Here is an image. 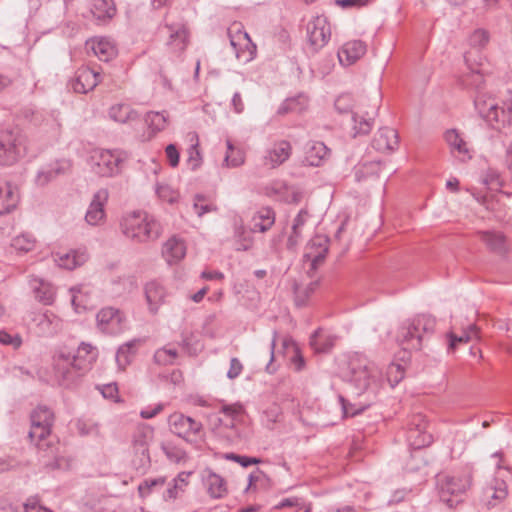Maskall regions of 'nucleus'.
<instances>
[{"instance_id": "4468645a", "label": "nucleus", "mask_w": 512, "mask_h": 512, "mask_svg": "<svg viewBox=\"0 0 512 512\" xmlns=\"http://www.w3.org/2000/svg\"><path fill=\"white\" fill-rule=\"evenodd\" d=\"M97 326L107 334L115 335L123 330V313L113 307L102 308L97 313Z\"/></svg>"}, {"instance_id": "bf43d9fd", "label": "nucleus", "mask_w": 512, "mask_h": 512, "mask_svg": "<svg viewBox=\"0 0 512 512\" xmlns=\"http://www.w3.org/2000/svg\"><path fill=\"white\" fill-rule=\"evenodd\" d=\"M490 39L489 32L485 29H476L469 37V43L473 48H484Z\"/></svg>"}, {"instance_id": "4c0bfd02", "label": "nucleus", "mask_w": 512, "mask_h": 512, "mask_svg": "<svg viewBox=\"0 0 512 512\" xmlns=\"http://www.w3.org/2000/svg\"><path fill=\"white\" fill-rule=\"evenodd\" d=\"M444 138L453 154L457 153V156L461 157L462 160L471 158L467 143L462 139L457 130L451 129L446 131Z\"/></svg>"}, {"instance_id": "5701e85b", "label": "nucleus", "mask_w": 512, "mask_h": 512, "mask_svg": "<svg viewBox=\"0 0 512 512\" xmlns=\"http://www.w3.org/2000/svg\"><path fill=\"white\" fill-rule=\"evenodd\" d=\"M379 109V102L376 101L370 111H362L359 109L357 112L353 113L352 119L354 121L353 136L357 135H367L372 130L374 119L377 116Z\"/></svg>"}, {"instance_id": "3c124183", "label": "nucleus", "mask_w": 512, "mask_h": 512, "mask_svg": "<svg viewBox=\"0 0 512 512\" xmlns=\"http://www.w3.org/2000/svg\"><path fill=\"white\" fill-rule=\"evenodd\" d=\"M161 449L169 461L173 463L186 462L188 459L186 451L172 443H163Z\"/></svg>"}, {"instance_id": "c03bdc74", "label": "nucleus", "mask_w": 512, "mask_h": 512, "mask_svg": "<svg viewBox=\"0 0 512 512\" xmlns=\"http://www.w3.org/2000/svg\"><path fill=\"white\" fill-rule=\"evenodd\" d=\"M335 343V337L326 335L321 329L315 331L310 338V345L317 353L329 352Z\"/></svg>"}, {"instance_id": "20e7f679", "label": "nucleus", "mask_w": 512, "mask_h": 512, "mask_svg": "<svg viewBox=\"0 0 512 512\" xmlns=\"http://www.w3.org/2000/svg\"><path fill=\"white\" fill-rule=\"evenodd\" d=\"M121 230L127 238L136 243L155 241L162 233L160 223L142 211H134L124 216Z\"/></svg>"}, {"instance_id": "f3484780", "label": "nucleus", "mask_w": 512, "mask_h": 512, "mask_svg": "<svg viewBox=\"0 0 512 512\" xmlns=\"http://www.w3.org/2000/svg\"><path fill=\"white\" fill-rule=\"evenodd\" d=\"M100 77V73L96 70L83 66L75 72L71 86L76 93L85 94L92 91L98 85L101 81Z\"/></svg>"}, {"instance_id": "c756f323", "label": "nucleus", "mask_w": 512, "mask_h": 512, "mask_svg": "<svg viewBox=\"0 0 512 512\" xmlns=\"http://www.w3.org/2000/svg\"><path fill=\"white\" fill-rule=\"evenodd\" d=\"M204 476V484L210 497L214 499H221L228 493L226 480L216 474L212 470H206Z\"/></svg>"}, {"instance_id": "a878e982", "label": "nucleus", "mask_w": 512, "mask_h": 512, "mask_svg": "<svg viewBox=\"0 0 512 512\" xmlns=\"http://www.w3.org/2000/svg\"><path fill=\"white\" fill-rule=\"evenodd\" d=\"M19 191L10 182L0 179V215L13 211L19 203Z\"/></svg>"}, {"instance_id": "6ab92c4d", "label": "nucleus", "mask_w": 512, "mask_h": 512, "mask_svg": "<svg viewBox=\"0 0 512 512\" xmlns=\"http://www.w3.org/2000/svg\"><path fill=\"white\" fill-rule=\"evenodd\" d=\"M32 321L40 336H53L61 329V319L53 312H34Z\"/></svg>"}, {"instance_id": "de8ad7c7", "label": "nucleus", "mask_w": 512, "mask_h": 512, "mask_svg": "<svg viewBox=\"0 0 512 512\" xmlns=\"http://www.w3.org/2000/svg\"><path fill=\"white\" fill-rule=\"evenodd\" d=\"M168 114L163 112L150 111L145 116V122L152 133L164 130L168 123Z\"/></svg>"}, {"instance_id": "2f4dec72", "label": "nucleus", "mask_w": 512, "mask_h": 512, "mask_svg": "<svg viewBox=\"0 0 512 512\" xmlns=\"http://www.w3.org/2000/svg\"><path fill=\"white\" fill-rule=\"evenodd\" d=\"M186 254V246L184 242L176 237L168 239L162 249V255L168 264H174L184 258Z\"/></svg>"}, {"instance_id": "cd10ccee", "label": "nucleus", "mask_w": 512, "mask_h": 512, "mask_svg": "<svg viewBox=\"0 0 512 512\" xmlns=\"http://www.w3.org/2000/svg\"><path fill=\"white\" fill-rule=\"evenodd\" d=\"M477 236L486 248L497 255H505L508 251L507 239L499 231H478Z\"/></svg>"}, {"instance_id": "774afa93", "label": "nucleus", "mask_w": 512, "mask_h": 512, "mask_svg": "<svg viewBox=\"0 0 512 512\" xmlns=\"http://www.w3.org/2000/svg\"><path fill=\"white\" fill-rule=\"evenodd\" d=\"M447 337L449 339L448 350H450V351H453L458 344L468 343L469 341L472 340V336H469L468 334H463V333H462V335L458 336V335L454 334L453 332H450L447 334Z\"/></svg>"}, {"instance_id": "1a4fd4ad", "label": "nucleus", "mask_w": 512, "mask_h": 512, "mask_svg": "<svg viewBox=\"0 0 512 512\" xmlns=\"http://www.w3.org/2000/svg\"><path fill=\"white\" fill-rule=\"evenodd\" d=\"M348 379L355 384L358 390L365 391L375 377L376 369L363 356L354 355L348 362Z\"/></svg>"}, {"instance_id": "e433bc0d", "label": "nucleus", "mask_w": 512, "mask_h": 512, "mask_svg": "<svg viewBox=\"0 0 512 512\" xmlns=\"http://www.w3.org/2000/svg\"><path fill=\"white\" fill-rule=\"evenodd\" d=\"M254 231L247 230L242 220L235 221L234 224V245L237 251H248L253 247L254 239L252 233Z\"/></svg>"}, {"instance_id": "412c9836", "label": "nucleus", "mask_w": 512, "mask_h": 512, "mask_svg": "<svg viewBox=\"0 0 512 512\" xmlns=\"http://www.w3.org/2000/svg\"><path fill=\"white\" fill-rule=\"evenodd\" d=\"M163 29L169 35V39L166 43L167 47L172 53L180 55L188 45V30L183 24H165Z\"/></svg>"}, {"instance_id": "49530a36", "label": "nucleus", "mask_w": 512, "mask_h": 512, "mask_svg": "<svg viewBox=\"0 0 512 512\" xmlns=\"http://www.w3.org/2000/svg\"><path fill=\"white\" fill-rule=\"evenodd\" d=\"M191 474L192 472H180L173 480L172 486L167 489L165 498L174 500L178 497L179 493H183L189 484L188 479Z\"/></svg>"}, {"instance_id": "f03ea898", "label": "nucleus", "mask_w": 512, "mask_h": 512, "mask_svg": "<svg viewBox=\"0 0 512 512\" xmlns=\"http://www.w3.org/2000/svg\"><path fill=\"white\" fill-rule=\"evenodd\" d=\"M96 359L94 348L81 343L74 354L59 350L53 356L54 373L61 385L70 386L86 371Z\"/></svg>"}, {"instance_id": "423d86ee", "label": "nucleus", "mask_w": 512, "mask_h": 512, "mask_svg": "<svg viewBox=\"0 0 512 512\" xmlns=\"http://www.w3.org/2000/svg\"><path fill=\"white\" fill-rule=\"evenodd\" d=\"M471 484L472 473L469 469L457 474H443L437 477L439 497L450 508L462 502V496L471 487Z\"/></svg>"}, {"instance_id": "13d9d810", "label": "nucleus", "mask_w": 512, "mask_h": 512, "mask_svg": "<svg viewBox=\"0 0 512 512\" xmlns=\"http://www.w3.org/2000/svg\"><path fill=\"white\" fill-rule=\"evenodd\" d=\"M12 246L20 252H29L35 247V239L30 234H21L12 240Z\"/></svg>"}, {"instance_id": "4d7b16f0", "label": "nucleus", "mask_w": 512, "mask_h": 512, "mask_svg": "<svg viewBox=\"0 0 512 512\" xmlns=\"http://www.w3.org/2000/svg\"><path fill=\"white\" fill-rule=\"evenodd\" d=\"M178 356V352L174 348H161L154 354V360L160 365H171Z\"/></svg>"}, {"instance_id": "58836bf2", "label": "nucleus", "mask_w": 512, "mask_h": 512, "mask_svg": "<svg viewBox=\"0 0 512 512\" xmlns=\"http://www.w3.org/2000/svg\"><path fill=\"white\" fill-rule=\"evenodd\" d=\"M227 35L234 51L242 50L243 45H250V36L244 30L242 23L234 22L227 29Z\"/></svg>"}, {"instance_id": "a19ab883", "label": "nucleus", "mask_w": 512, "mask_h": 512, "mask_svg": "<svg viewBox=\"0 0 512 512\" xmlns=\"http://www.w3.org/2000/svg\"><path fill=\"white\" fill-rule=\"evenodd\" d=\"M91 13L94 18L105 22L111 20L116 14L113 0H92Z\"/></svg>"}, {"instance_id": "e2e57ef3", "label": "nucleus", "mask_w": 512, "mask_h": 512, "mask_svg": "<svg viewBox=\"0 0 512 512\" xmlns=\"http://www.w3.org/2000/svg\"><path fill=\"white\" fill-rule=\"evenodd\" d=\"M353 102L350 94H342L335 100V108L339 113H348L352 111Z\"/></svg>"}, {"instance_id": "b1692460", "label": "nucleus", "mask_w": 512, "mask_h": 512, "mask_svg": "<svg viewBox=\"0 0 512 512\" xmlns=\"http://www.w3.org/2000/svg\"><path fill=\"white\" fill-rule=\"evenodd\" d=\"M399 146L398 132L389 127L380 128L372 140V147L379 152H392Z\"/></svg>"}, {"instance_id": "c9c22d12", "label": "nucleus", "mask_w": 512, "mask_h": 512, "mask_svg": "<svg viewBox=\"0 0 512 512\" xmlns=\"http://www.w3.org/2000/svg\"><path fill=\"white\" fill-rule=\"evenodd\" d=\"M88 259L86 250H71L70 252L57 254L55 262L62 268L72 270L83 265Z\"/></svg>"}, {"instance_id": "bb28decb", "label": "nucleus", "mask_w": 512, "mask_h": 512, "mask_svg": "<svg viewBox=\"0 0 512 512\" xmlns=\"http://www.w3.org/2000/svg\"><path fill=\"white\" fill-rule=\"evenodd\" d=\"M29 285L38 302L43 305H52L54 303L56 289L51 283L32 276L29 279Z\"/></svg>"}, {"instance_id": "6e6d98bb", "label": "nucleus", "mask_w": 512, "mask_h": 512, "mask_svg": "<svg viewBox=\"0 0 512 512\" xmlns=\"http://www.w3.org/2000/svg\"><path fill=\"white\" fill-rule=\"evenodd\" d=\"M227 150L224 161L228 167H237L244 163L243 152L235 149L229 140L227 141Z\"/></svg>"}, {"instance_id": "69168bd1", "label": "nucleus", "mask_w": 512, "mask_h": 512, "mask_svg": "<svg viewBox=\"0 0 512 512\" xmlns=\"http://www.w3.org/2000/svg\"><path fill=\"white\" fill-rule=\"evenodd\" d=\"M250 45H243L242 50L235 51V55L238 59L244 60V61H251L256 56L257 52V46L256 44L250 39Z\"/></svg>"}, {"instance_id": "2eb2a0df", "label": "nucleus", "mask_w": 512, "mask_h": 512, "mask_svg": "<svg viewBox=\"0 0 512 512\" xmlns=\"http://www.w3.org/2000/svg\"><path fill=\"white\" fill-rule=\"evenodd\" d=\"M476 58L477 55L473 51L465 53L464 59L470 72L462 77L461 82L465 87L473 88L479 92L482 91L484 84V69L482 68L483 63L477 62Z\"/></svg>"}, {"instance_id": "a211bd4d", "label": "nucleus", "mask_w": 512, "mask_h": 512, "mask_svg": "<svg viewBox=\"0 0 512 512\" xmlns=\"http://www.w3.org/2000/svg\"><path fill=\"white\" fill-rule=\"evenodd\" d=\"M507 495V483L503 479L495 477L483 488L481 501L487 507H495L506 499Z\"/></svg>"}, {"instance_id": "5fc2aeb1", "label": "nucleus", "mask_w": 512, "mask_h": 512, "mask_svg": "<svg viewBox=\"0 0 512 512\" xmlns=\"http://www.w3.org/2000/svg\"><path fill=\"white\" fill-rule=\"evenodd\" d=\"M193 141H195V143H192L187 151V164L192 170H196L202 164V156L198 149V137L196 135H192L191 142Z\"/></svg>"}, {"instance_id": "09e8293b", "label": "nucleus", "mask_w": 512, "mask_h": 512, "mask_svg": "<svg viewBox=\"0 0 512 512\" xmlns=\"http://www.w3.org/2000/svg\"><path fill=\"white\" fill-rule=\"evenodd\" d=\"M110 117L120 123H126L129 120H132L136 117V112H134L129 105L126 104H117L110 108L109 111Z\"/></svg>"}, {"instance_id": "f8f14e48", "label": "nucleus", "mask_w": 512, "mask_h": 512, "mask_svg": "<svg viewBox=\"0 0 512 512\" xmlns=\"http://www.w3.org/2000/svg\"><path fill=\"white\" fill-rule=\"evenodd\" d=\"M329 248V239L323 235H316L305 246L304 261L309 262L308 273L315 272L323 263Z\"/></svg>"}, {"instance_id": "f704fd0d", "label": "nucleus", "mask_w": 512, "mask_h": 512, "mask_svg": "<svg viewBox=\"0 0 512 512\" xmlns=\"http://www.w3.org/2000/svg\"><path fill=\"white\" fill-rule=\"evenodd\" d=\"M329 155V149L323 142H312L305 152L304 163L308 166L318 167L323 164Z\"/></svg>"}, {"instance_id": "a18cd8bd", "label": "nucleus", "mask_w": 512, "mask_h": 512, "mask_svg": "<svg viewBox=\"0 0 512 512\" xmlns=\"http://www.w3.org/2000/svg\"><path fill=\"white\" fill-rule=\"evenodd\" d=\"M407 440L410 446H412L415 450H420L421 448L430 445L433 441V438L426 429H413L412 427H409L407 432Z\"/></svg>"}, {"instance_id": "ddd939ff", "label": "nucleus", "mask_w": 512, "mask_h": 512, "mask_svg": "<svg viewBox=\"0 0 512 512\" xmlns=\"http://www.w3.org/2000/svg\"><path fill=\"white\" fill-rule=\"evenodd\" d=\"M243 412V407L240 404L223 405L221 408V413H223L227 419H220V421L225 428L229 429L226 436L232 444H239L245 440V437L237 427V423L243 417Z\"/></svg>"}, {"instance_id": "f257e3e1", "label": "nucleus", "mask_w": 512, "mask_h": 512, "mask_svg": "<svg viewBox=\"0 0 512 512\" xmlns=\"http://www.w3.org/2000/svg\"><path fill=\"white\" fill-rule=\"evenodd\" d=\"M30 418L31 428L28 437L37 447L44 465L50 469L65 467L67 461L60 455L59 443L51 433L55 421L53 411L40 405L33 410Z\"/></svg>"}, {"instance_id": "37998d69", "label": "nucleus", "mask_w": 512, "mask_h": 512, "mask_svg": "<svg viewBox=\"0 0 512 512\" xmlns=\"http://www.w3.org/2000/svg\"><path fill=\"white\" fill-rule=\"evenodd\" d=\"M65 167L60 162H55L47 167L40 169L36 175L35 183L38 186H45L58 175L65 172Z\"/></svg>"}, {"instance_id": "4be33fe9", "label": "nucleus", "mask_w": 512, "mask_h": 512, "mask_svg": "<svg viewBox=\"0 0 512 512\" xmlns=\"http://www.w3.org/2000/svg\"><path fill=\"white\" fill-rule=\"evenodd\" d=\"M109 193L105 188L99 189L94 195L85 215L90 225H98L105 217L104 206L108 201Z\"/></svg>"}, {"instance_id": "8fccbe9b", "label": "nucleus", "mask_w": 512, "mask_h": 512, "mask_svg": "<svg viewBox=\"0 0 512 512\" xmlns=\"http://www.w3.org/2000/svg\"><path fill=\"white\" fill-rule=\"evenodd\" d=\"M270 486V478L262 470L256 469L249 475L246 491L268 489Z\"/></svg>"}, {"instance_id": "603ef678", "label": "nucleus", "mask_w": 512, "mask_h": 512, "mask_svg": "<svg viewBox=\"0 0 512 512\" xmlns=\"http://www.w3.org/2000/svg\"><path fill=\"white\" fill-rule=\"evenodd\" d=\"M167 481L165 476L158 478H148L142 481L138 486V493L141 498L148 497L155 488L163 487Z\"/></svg>"}, {"instance_id": "7c9ffc66", "label": "nucleus", "mask_w": 512, "mask_h": 512, "mask_svg": "<svg viewBox=\"0 0 512 512\" xmlns=\"http://www.w3.org/2000/svg\"><path fill=\"white\" fill-rule=\"evenodd\" d=\"M87 47L91 49L99 60L107 62L117 55L115 45L106 38H95L87 41Z\"/></svg>"}, {"instance_id": "aec40b11", "label": "nucleus", "mask_w": 512, "mask_h": 512, "mask_svg": "<svg viewBox=\"0 0 512 512\" xmlns=\"http://www.w3.org/2000/svg\"><path fill=\"white\" fill-rule=\"evenodd\" d=\"M292 154V145L287 140H279L273 143L271 148L266 151L264 156V165L273 169L286 162Z\"/></svg>"}, {"instance_id": "39448f33", "label": "nucleus", "mask_w": 512, "mask_h": 512, "mask_svg": "<svg viewBox=\"0 0 512 512\" xmlns=\"http://www.w3.org/2000/svg\"><path fill=\"white\" fill-rule=\"evenodd\" d=\"M436 326V319L420 314L402 324L397 339L405 350H420L423 341L430 338Z\"/></svg>"}, {"instance_id": "9d476101", "label": "nucleus", "mask_w": 512, "mask_h": 512, "mask_svg": "<svg viewBox=\"0 0 512 512\" xmlns=\"http://www.w3.org/2000/svg\"><path fill=\"white\" fill-rule=\"evenodd\" d=\"M170 431L187 442H194L200 436L203 425L182 413H173L168 418Z\"/></svg>"}, {"instance_id": "7ed1b4c3", "label": "nucleus", "mask_w": 512, "mask_h": 512, "mask_svg": "<svg viewBox=\"0 0 512 512\" xmlns=\"http://www.w3.org/2000/svg\"><path fill=\"white\" fill-rule=\"evenodd\" d=\"M474 106L479 116L493 129L500 130L512 125V92L509 98L499 106L495 98L487 92L479 91L474 99Z\"/></svg>"}, {"instance_id": "338daca9", "label": "nucleus", "mask_w": 512, "mask_h": 512, "mask_svg": "<svg viewBox=\"0 0 512 512\" xmlns=\"http://www.w3.org/2000/svg\"><path fill=\"white\" fill-rule=\"evenodd\" d=\"M24 512H52L50 509L42 506L37 497H31L24 503Z\"/></svg>"}, {"instance_id": "0eeeda50", "label": "nucleus", "mask_w": 512, "mask_h": 512, "mask_svg": "<svg viewBox=\"0 0 512 512\" xmlns=\"http://www.w3.org/2000/svg\"><path fill=\"white\" fill-rule=\"evenodd\" d=\"M27 152V137L18 128L0 129V165L11 166Z\"/></svg>"}, {"instance_id": "393cba45", "label": "nucleus", "mask_w": 512, "mask_h": 512, "mask_svg": "<svg viewBox=\"0 0 512 512\" xmlns=\"http://www.w3.org/2000/svg\"><path fill=\"white\" fill-rule=\"evenodd\" d=\"M367 50L366 44L361 40L346 42L338 51L339 62L343 66H350L358 61Z\"/></svg>"}, {"instance_id": "0e129e2a", "label": "nucleus", "mask_w": 512, "mask_h": 512, "mask_svg": "<svg viewBox=\"0 0 512 512\" xmlns=\"http://www.w3.org/2000/svg\"><path fill=\"white\" fill-rule=\"evenodd\" d=\"M225 458L227 460H232L234 462L239 463L242 467H248L253 464H259L261 462V459L256 457H249L244 455H238L235 453H227L225 455Z\"/></svg>"}, {"instance_id": "72a5a7b5", "label": "nucleus", "mask_w": 512, "mask_h": 512, "mask_svg": "<svg viewBox=\"0 0 512 512\" xmlns=\"http://www.w3.org/2000/svg\"><path fill=\"white\" fill-rule=\"evenodd\" d=\"M153 437V429L147 425L139 426L133 434V447L137 453H141L148 461L149 456V441Z\"/></svg>"}, {"instance_id": "ea45409f", "label": "nucleus", "mask_w": 512, "mask_h": 512, "mask_svg": "<svg viewBox=\"0 0 512 512\" xmlns=\"http://www.w3.org/2000/svg\"><path fill=\"white\" fill-rule=\"evenodd\" d=\"M275 223V212L270 207H263L252 218V231L266 232Z\"/></svg>"}, {"instance_id": "864d4df0", "label": "nucleus", "mask_w": 512, "mask_h": 512, "mask_svg": "<svg viewBox=\"0 0 512 512\" xmlns=\"http://www.w3.org/2000/svg\"><path fill=\"white\" fill-rule=\"evenodd\" d=\"M193 210L199 217H201L206 213L216 212L217 206L213 201L205 196L196 195L194 198Z\"/></svg>"}, {"instance_id": "9b49d317", "label": "nucleus", "mask_w": 512, "mask_h": 512, "mask_svg": "<svg viewBox=\"0 0 512 512\" xmlns=\"http://www.w3.org/2000/svg\"><path fill=\"white\" fill-rule=\"evenodd\" d=\"M307 39L314 52L326 46L331 38V26L324 15L313 17L306 27Z\"/></svg>"}, {"instance_id": "79ce46f5", "label": "nucleus", "mask_w": 512, "mask_h": 512, "mask_svg": "<svg viewBox=\"0 0 512 512\" xmlns=\"http://www.w3.org/2000/svg\"><path fill=\"white\" fill-rule=\"evenodd\" d=\"M140 340L134 339L119 347L116 353V362L120 369L124 370L136 354Z\"/></svg>"}, {"instance_id": "473e14b6", "label": "nucleus", "mask_w": 512, "mask_h": 512, "mask_svg": "<svg viewBox=\"0 0 512 512\" xmlns=\"http://www.w3.org/2000/svg\"><path fill=\"white\" fill-rule=\"evenodd\" d=\"M310 214L307 209H301L293 220L291 233L287 239V248L295 249L303 238V228Z\"/></svg>"}, {"instance_id": "dca6fc26", "label": "nucleus", "mask_w": 512, "mask_h": 512, "mask_svg": "<svg viewBox=\"0 0 512 512\" xmlns=\"http://www.w3.org/2000/svg\"><path fill=\"white\" fill-rule=\"evenodd\" d=\"M25 118L35 127L50 137H58L61 124L52 115L34 110L25 111Z\"/></svg>"}, {"instance_id": "680f3d73", "label": "nucleus", "mask_w": 512, "mask_h": 512, "mask_svg": "<svg viewBox=\"0 0 512 512\" xmlns=\"http://www.w3.org/2000/svg\"><path fill=\"white\" fill-rule=\"evenodd\" d=\"M156 193L161 200L167 203H174L178 199V193L168 185H158Z\"/></svg>"}, {"instance_id": "c85d7f7f", "label": "nucleus", "mask_w": 512, "mask_h": 512, "mask_svg": "<svg viewBox=\"0 0 512 512\" xmlns=\"http://www.w3.org/2000/svg\"><path fill=\"white\" fill-rule=\"evenodd\" d=\"M167 293L162 284L157 281H150L145 285V297L149 310L155 314L164 303Z\"/></svg>"}, {"instance_id": "6e6552de", "label": "nucleus", "mask_w": 512, "mask_h": 512, "mask_svg": "<svg viewBox=\"0 0 512 512\" xmlns=\"http://www.w3.org/2000/svg\"><path fill=\"white\" fill-rule=\"evenodd\" d=\"M92 158L94 172L102 177H110L120 172L127 155L120 150H100Z\"/></svg>"}, {"instance_id": "052dcab7", "label": "nucleus", "mask_w": 512, "mask_h": 512, "mask_svg": "<svg viewBox=\"0 0 512 512\" xmlns=\"http://www.w3.org/2000/svg\"><path fill=\"white\" fill-rule=\"evenodd\" d=\"M386 375L388 382L394 387L404 378V370L400 364L391 363L387 368Z\"/></svg>"}]
</instances>
